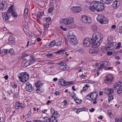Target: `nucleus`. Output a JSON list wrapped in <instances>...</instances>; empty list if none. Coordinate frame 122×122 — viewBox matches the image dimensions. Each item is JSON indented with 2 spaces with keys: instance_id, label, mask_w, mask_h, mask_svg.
<instances>
[{
  "instance_id": "cd10ccee",
  "label": "nucleus",
  "mask_w": 122,
  "mask_h": 122,
  "mask_svg": "<svg viewBox=\"0 0 122 122\" xmlns=\"http://www.w3.org/2000/svg\"><path fill=\"white\" fill-rule=\"evenodd\" d=\"M108 102L109 103L113 99V96L111 94H109L108 95Z\"/></svg>"
},
{
  "instance_id": "a878e982",
  "label": "nucleus",
  "mask_w": 122,
  "mask_h": 122,
  "mask_svg": "<svg viewBox=\"0 0 122 122\" xmlns=\"http://www.w3.org/2000/svg\"><path fill=\"white\" fill-rule=\"evenodd\" d=\"M66 80L63 79H59V83L62 86H63V84H65Z\"/></svg>"
},
{
  "instance_id": "1a4fd4ad",
  "label": "nucleus",
  "mask_w": 122,
  "mask_h": 122,
  "mask_svg": "<svg viewBox=\"0 0 122 122\" xmlns=\"http://www.w3.org/2000/svg\"><path fill=\"white\" fill-rule=\"evenodd\" d=\"M91 38L93 39H97V40H99V41H100V42H102V39L101 37L100 33L98 32L93 34L92 38Z\"/></svg>"
},
{
  "instance_id": "c756f323",
  "label": "nucleus",
  "mask_w": 122,
  "mask_h": 122,
  "mask_svg": "<svg viewBox=\"0 0 122 122\" xmlns=\"http://www.w3.org/2000/svg\"><path fill=\"white\" fill-rule=\"evenodd\" d=\"M28 10L27 8H25L24 10V14L26 18L28 15Z\"/></svg>"
},
{
  "instance_id": "0e129e2a",
  "label": "nucleus",
  "mask_w": 122,
  "mask_h": 122,
  "mask_svg": "<svg viewBox=\"0 0 122 122\" xmlns=\"http://www.w3.org/2000/svg\"><path fill=\"white\" fill-rule=\"evenodd\" d=\"M34 122H44L43 121L41 120L36 119L34 120Z\"/></svg>"
},
{
  "instance_id": "9b49d317",
  "label": "nucleus",
  "mask_w": 122,
  "mask_h": 122,
  "mask_svg": "<svg viewBox=\"0 0 122 122\" xmlns=\"http://www.w3.org/2000/svg\"><path fill=\"white\" fill-rule=\"evenodd\" d=\"M3 20L4 22H6L7 23L10 21L9 18L10 17V15L9 13L6 12L3 13L2 14Z\"/></svg>"
},
{
  "instance_id": "f3484780",
  "label": "nucleus",
  "mask_w": 122,
  "mask_h": 122,
  "mask_svg": "<svg viewBox=\"0 0 122 122\" xmlns=\"http://www.w3.org/2000/svg\"><path fill=\"white\" fill-rule=\"evenodd\" d=\"M115 43V45L116 44V42H113L112 43L110 42L109 43H108L106 45V50H108V49L111 48L110 50L111 49H113L114 47V43Z\"/></svg>"
},
{
  "instance_id": "c03bdc74",
  "label": "nucleus",
  "mask_w": 122,
  "mask_h": 122,
  "mask_svg": "<svg viewBox=\"0 0 122 122\" xmlns=\"http://www.w3.org/2000/svg\"><path fill=\"white\" fill-rule=\"evenodd\" d=\"M70 85V83L69 82H66V81H65V84H64L63 85V86H67Z\"/></svg>"
},
{
  "instance_id": "680f3d73",
  "label": "nucleus",
  "mask_w": 122,
  "mask_h": 122,
  "mask_svg": "<svg viewBox=\"0 0 122 122\" xmlns=\"http://www.w3.org/2000/svg\"><path fill=\"white\" fill-rule=\"evenodd\" d=\"M119 30H120L119 33H120L122 34V25L119 28Z\"/></svg>"
},
{
  "instance_id": "72a5a7b5",
  "label": "nucleus",
  "mask_w": 122,
  "mask_h": 122,
  "mask_svg": "<svg viewBox=\"0 0 122 122\" xmlns=\"http://www.w3.org/2000/svg\"><path fill=\"white\" fill-rule=\"evenodd\" d=\"M9 53L11 55H13L14 54V52L12 49H10V50H8V53Z\"/></svg>"
},
{
  "instance_id": "09e8293b",
  "label": "nucleus",
  "mask_w": 122,
  "mask_h": 122,
  "mask_svg": "<svg viewBox=\"0 0 122 122\" xmlns=\"http://www.w3.org/2000/svg\"><path fill=\"white\" fill-rule=\"evenodd\" d=\"M113 40V38L112 36H109L107 38L109 42L112 41Z\"/></svg>"
},
{
  "instance_id": "aec40b11",
  "label": "nucleus",
  "mask_w": 122,
  "mask_h": 122,
  "mask_svg": "<svg viewBox=\"0 0 122 122\" xmlns=\"http://www.w3.org/2000/svg\"><path fill=\"white\" fill-rule=\"evenodd\" d=\"M121 83L120 82H116L114 84V88L115 90H116L117 88L121 86Z\"/></svg>"
},
{
  "instance_id": "0eeeda50",
  "label": "nucleus",
  "mask_w": 122,
  "mask_h": 122,
  "mask_svg": "<svg viewBox=\"0 0 122 122\" xmlns=\"http://www.w3.org/2000/svg\"><path fill=\"white\" fill-rule=\"evenodd\" d=\"M100 3L101 2L99 1L93 2L91 4L90 9L92 11H93L94 10L97 11L98 5L99 4H100Z\"/></svg>"
},
{
  "instance_id": "bf43d9fd",
  "label": "nucleus",
  "mask_w": 122,
  "mask_h": 122,
  "mask_svg": "<svg viewBox=\"0 0 122 122\" xmlns=\"http://www.w3.org/2000/svg\"><path fill=\"white\" fill-rule=\"evenodd\" d=\"M29 65H30V64H29V62L28 61H27V62H25L24 65V66L25 67H26Z\"/></svg>"
},
{
  "instance_id": "9d476101",
  "label": "nucleus",
  "mask_w": 122,
  "mask_h": 122,
  "mask_svg": "<svg viewBox=\"0 0 122 122\" xmlns=\"http://www.w3.org/2000/svg\"><path fill=\"white\" fill-rule=\"evenodd\" d=\"M113 78L112 75H109L107 76L104 81L107 84H110L112 83L113 81Z\"/></svg>"
},
{
  "instance_id": "c85d7f7f",
  "label": "nucleus",
  "mask_w": 122,
  "mask_h": 122,
  "mask_svg": "<svg viewBox=\"0 0 122 122\" xmlns=\"http://www.w3.org/2000/svg\"><path fill=\"white\" fill-rule=\"evenodd\" d=\"M43 118L44 119L43 121L44 122H51L50 121V119L49 117H45Z\"/></svg>"
},
{
  "instance_id": "5fc2aeb1",
  "label": "nucleus",
  "mask_w": 122,
  "mask_h": 122,
  "mask_svg": "<svg viewBox=\"0 0 122 122\" xmlns=\"http://www.w3.org/2000/svg\"><path fill=\"white\" fill-rule=\"evenodd\" d=\"M110 94L112 93L113 92L114 90L113 88H109Z\"/></svg>"
},
{
  "instance_id": "a211bd4d",
  "label": "nucleus",
  "mask_w": 122,
  "mask_h": 122,
  "mask_svg": "<svg viewBox=\"0 0 122 122\" xmlns=\"http://www.w3.org/2000/svg\"><path fill=\"white\" fill-rule=\"evenodd\" d=\"M83 43L87 45L86 46H89L91 44V40L88 37L86 38L84 40Z\"/></svg>"
},
{
  "instance_id": "e2e57ef3",
  "label": "nucleus",
  "mask_w": 122,
  "mask_h": 122,
  "mask_svg": "<svg viewBox=\"0 0 122 122\" xmlns=\"http://www.w3.org/2000/svg\"><path fill=\"white\" fill-rule=\"evenodd\" d=\"M14 97L16 98H17L18 97V94L17 93H14Z\"/></svg>"
},
{
  "instance_id": "49530a36",
  "label": "nucleus",
  "mask_w": 122,
  "mask_h": 122,
  "mask_svg": "<svg viewBox=\"0 0 122 122\" xmlns=\"http://www.w3.org/2000/svg\"><path fill=\"white\" fill-rule=\"evenodd\" d=\"M42 15L41 14H38L37 16V18L39 20L42 17Z\"/></svg>"
},
{
  "instance_id": "864d4df0",
  "label": "nucleus",
  "mask_w": 122,
  "mask_h": 122,
  "mask_svg": "<svg viewBox=\"0 0 122 122\" xmlns=\"http://www.w3.org/2000/svg\"><path fill=\"white\" fill-rule=\"evenodd\" d=\"M77 51L78 52H79V53H83L84 52V51L82 49H81L79 50H78Z\"/></svg>"
},
{
  "instance_id": "dca6fc26",
  "label": "nucleus",
  "mask_w": 122,
  "mask_h": 122,
  "mask_svg": "<svg viewBox=\"0 0 122 122\" xmlns=\"http://www.w3.org/2000/svg\"><path fill=\"white\" fill-rule=\"evenodd\" d=\"M41 85V83L39 81H38L35 84L36 87V90L37 92L39 93H40L41 92L40 89V87Z\"/></svg>"
},
{
  "instance_id": "a18cd8bd",
  "label": "nucleus",
  "mask_w": 122,
  "mask_h": 122,
  "mask_svg": "<svg viewBox=\"0 0 122 122\" xmlns=\"http://www.w3.org/2000/svg\"><path fill=\"white\" fill-rule=\"evenodd\" d=\"M11 85L12 87L14 88H16L17 87V86L15 83L13 82H12L11 83Z\"/></svg>"
},
{
  "instance_id": "79ce46f5",
  "label": "nucleus",
  "mask_w": 122,
  "mask_h": 122,
  "mask_svg": "<svg viewBox=\"0 0 122 122\" xmlns=\"http://www.w3.org/2000/svg\"><path fill=\"white\" fill-rule=\"evenodd\" d=\"M51 17H47L46 19V21L47 22H49L51 20Z\"/></svg>"
},
{
  "instance_id": "13d9d810",
  "label": "nucleus",
  "mask_w": 122,
  "mask_h": 122,
  "mask_svg": "<svg viewBox=\"0 0 122 122\" xmlns=\"http://www.w3.org/2000/svg\"><path fill=\"white\" fill-rule=\"evenodd\" d=\"M54 94L56 96L60 95L59 92L58 91H56L54 93Z\"/></svg>"
},
{
  "instance_id": "f03ea898",
  "label": "nucleus",
  "mask_w": 122,
  "mask_h": 122,
  "mask_svg": "<svg viewBox=\"0 0 122 122\" xmlns=\"http://www.w3.org/2000/svg\"><path fill=\"white\" fill-rule=\"evenodd\" d=\"M98 96V93L97 92H91L88 94L86 98L89 100L94 101L97 99Z\"/></svg>"
},
{
  "instance_id": "f257e3e1",
  "label": "nucleus",
  "mask_w": 122,
  "mask_h": 122,
  "mask_svg": "<svg viewBox=\"0 0 122 122\" xmlns=\"http://www.w3.org/2000/svg\"><path fill=\"white\" fill-rule=\"evenodd\" d=\"M69 40L70 43L72 45H76L78 42V41L76 38L75 35L72 31H69L67 35Z\"/></svg>"
},
{
  "instance_id": "ddd939ff",
  "label": "nucleus",
  "mask_w": 122,
  "mask_h": 122,
  "mask_svg": "<svg viewBox=\"0 0 122 122\" xmlns=\"http://www.w3.org/2000/svg\"><path fill=\"white\" fill-rule=\"evenodd\" d=\"M81 19L82 21L85 23H90L91 21L90 18L85 15L82 16Z\"/></svg>"
},
{
  "instance_id": "69168bd1",
  "label": "nucleus",
  "mask_w": 122,
  "mask_h": 122,
  "mask_svg": "<svg viewBox=\"0 0 122 122\" xmlns=\"http://www.w3.org/2000/svg\"><path fill=\"white\" fill-rule=\"evenodd\" d=\"M113 53L112 52H107V54L108 56H110Z\"/></svg>"
},
{
  "instance_id": "f8f14e48",
  "label": "nucleus",
  "mask_w": 122,
  "mask_h": 122,
  "mask_svg": "<svg viewBox=\"0 0 122 122\" xmlns=\"http://www.w3.org/2000/svg\"><path fill=\"white\" fill-rule=\"evenodd\" d=\"M25 90L26 91L29 92H32L33 89L31 84L29 82H27L26 84L25 87Z\"/></svg>"
},
{
  "instance_id": "393cba45",
  "label": "nucleus",
  "mask_w": 122,
  "mask_h": 122,
  "mask_svg": "<svg viewBox=\"0 0 122 122\" xmlns=\"http://www.w3.org/2000/svg\"><path fill=\"white\" fill-rule=\"evenodd\" d=\"M101 1L107 4H109L112 1V0H101Z\"/></svg>"
},
{
  "instance_id": "20e7f679",
  "label": "nucleus",
  "mask_w": 122,
  "mask_h": 122,
  "mask_svg": "<svg viewBox=\"0 0 122 122\" xmlns=\"http://www.w3.org/2000/svg\"><path fill=\"white\" fill-rule=\"evenodd\" d=\"M91 40V46L93 48H96L98 47L100 45V43L102 42H100L99 40H97V39H92L90 38Z\"/></svg>"
},
{
  "instance_id": "b1692460",
  "label": "nucleus",
  "mask_w": 122,
  "mask_h": 122,
  "mask_svg": "<svg viewBox=\"0 0 122 122\" xmlns=\"http://www.w3.org/2000/svg\"><path fill=\"white\" fill-rule=\"evenodd\" d=\"M13 8V6L11 5L9 8L8 11L6 13H9V14L10 15H11V14L12 13V10Z\"/></svg>"
},
{
  "instance_id": "7ed1b4c3",
  "label": "nucleus",
  "mask_w": 122,
  "mask_h": 122,
  "mask_svg": "<svg viewBox=\"0 0 122 122\" xmlns=\"http://www.w3.org/2000/svg\"><path fill=\"white\" fill-rule=\"evenodd\" d=\"M20 75V76H18L20 81L23 82L27 81L29 78V75L26 72L21 73Z\"/></svg>"
},
{
  "instance_id": "2eb2a0df",
  "label": "nucleus",
  "mask_w": 122,
  "mask_h": 122,
  "mask_svg": "<svg viewBox=\"0 0 122 122\" xmlns=\"http://www.w3.org/2000/svg\"><path fill=\"white\" fill-rule=\"evenodd\" d=\"M7 5L5 1H3L0 4V10L3 11L7 8Z\"/></svg>"
},
{
  "instance_id": "052dcab7",
  "label": "nucleus",
  "mask_w": 122,
  "mask_h": 122,
  "mask_svg": "<svg viewBox=\"0 0 122 122\" xmlns=\"http://www.w3.org/2000/svg\"><path fill=\"white\" fill-rule=\"evenodd\" d=\"M55 115V116H56V118L57 117H58L59 116V115L58 114V113H57V112H56L54 114V115Z\"/></svg>"
},
{
  "instance_id": "6e6d98bb",
  "label": "nucleus",
  "mask_w": 122,
  "mask_h": 122,
  "mask_svg": "<svg viewBox=\"0 0 122 122\" xmlns=\"http://www.w3.org/2000/svg\"><path fill=\"white\" fill-rule=\"evenodd\" d=\"M121 43L120 42H119L118 43L117 46H116V49H117L119 48L121 46Z\"/></svg>"
},
{
  "instance_id": "ea45409f",
  "label": "nucleus",
  "mask_w": 122,
  "mask_h": 122,
  "mask_svg": "<svg viewBox=\"0 0 122 122\" xmlns=\"http://www.w3.org/2000/svg\"><path fill=\"white\" fill-rule=\"evenodd\" d=\"M50 119V121L51 122H51H53L54 120H55V118H56V117H55L54 116H52L50 118H49Z\"/></svg>"
},
{
  "instance_id": "4be33fe9",
  "label": "nucleus",
  "mask_w": 122,
  "mask_h": 122,
  "mask_svg": "<svg viewBox=\"0 0 122 122\" xmlns=\"http://www.w3.org/2000/svg\"><path fill=\"white\" fill-rule=\"evenodd\" d=\"M102 63L103 64L105 68H106L107 67L110 65V63L108 61H104L102 62Z\"/></svg>"
},
{
  "instance_id": "8fccbe9b",
  "label": "nucleus",
  "mask_w": 122,
  "mask_h": 122,
  "mask_svg": "<svg viewBox=\"0 0 122 122\" xmlns=\"http://www.w3.org/2000/svg\"><path fill=\"white\" fill-rule=\"evenodd\" d=\"M52 55H53L52 54L48 53L47 54L46 56L47 57L50 58L51 57Z\"/></svg>"
},
{
  "instance_id": "338daca9",
  "label": "nucleus",
  "mask_w": 122,
  "mask_h": 122,
  "mask_svg": "<svg viewBox=\"0 0 122 122\" xmlns=\"http://www.w3.org/2000/svg\"><path fill=\"white\" fill-rule=\"evenodd\" d=\"M113 68L112 67H107L105 68V69L107 70H111Z\"/></svg>"
},
{
  "instance_id": "f704fd0d",
  "label": "nucleus",
  "mask_w": 122,
  "mask_h": 122,
  "mask_svg": "<svg viewBox=\"0 0 122 122\" xmlns=\"http://www.w3.org/2000/svg\"><path fill=\"white\" fill-rule=\"evenodd\" d=\"M103 68H105L103 64H102V62H101L100 63V65L99 66L98 69H103Z\"/></svg>"
},
{
  "instance_id": "774afa93",
  "label": "nucleus",
  "mask_w": 122,
  "mask_h": 122,
  "mask_svg": "<svg viewBox=\"0 0 122 122\" xmlns=\"http://www.w3.org/2000/svg\"><path fill=\"white\" fill-rule=\"evenodd\" d=\"M117 93L119 94H120L122 93V90H118L117 91Z\"/></svg>"
},
{
  "instance_id": "4d7b16f0",
  "label": "nucleus",
  "mask_w": 122,
  "mask_h": 122,
  "mask_svg": "<svg viewBox=\"0 0 122 122\" xmlns=\"http://www.w3.org/2000/svg\"><path fill=\"white\" fill-rule=\"evenodd\" d=\"M60 28L62 29L63 30H64L65 31H66L67 30V29L66 28H63V27L62 26H60Z\"/></svg>"
},
{
  "instance_id": "a19ab883",
  "label": "nucleus",
  "mask_w": 122,
  "mask_h": 122,
  "mask_svg": "<svg viewBox=\"0 0 122 122\" xmlns=\"http://www.w3.org/2000/svg\"><path fill=\"white\" fill-rule=\"evenodd\" d=\"M8 50L7 49H3L2 51V53H4L8 54Z\"/></svg>"
},
{
  "instance_id": "de8ad7c7",
  "label": "nucleus",
  "mask_w": 122,
  "mask_h": 122,
  "mask_svg": "<svg viewBox=\"0 0 122 122\" xmlns=\"http://www.w3.org/2000/svg\"><path fill=\"white\" fill-rule=\"evenodd\" d=\"M118 2L115 1L114 2L113 4V6L114 7H117V2Z\"/></svg>"
},
{
  "instance_id": "5701e85b",
  "label": "nucleus",
  "mask_w": 122,
  "mask_h": 122,
  "mask_svg": "<svg viewBox=\"0 0 122 122\" xmlns=\"http://www.w3.org/2000/svg\"><path fill=\"white\" fill-rule=\"evenodd\" d=\"M8 40L12 44H14L15 42V41L14 40V38L11 36H9Z\"/></svg>"
},
{
  "instance_id": "bb28decb",
  "label": "nucleus",
  "mask_w": 122,
  "mask_h": 122,
  "mask_svg": "<svg viewBox=\"0 0 122 122\" xmlns=\"http://www.w3.org/2000/svg\"><path fill=\"white\" fill-rule=\"evenodd\" d=\"M56 43V41L53 40L51 42L49 45V46L51 47L54 46Z\"/></svg>"
},
{
  "instance_id": "2f4dec72",
  "label": "nucleus",
  "mask_w": 122,
  "mask_h": 122,
  "mask_svg": "<svg viewBox=\"0 0 122 122\" xmlns=\"http://www.w3.org/2000/svg\"><path fill=\"white\" fill-rule=\"evenodd\" d=\"M52 4V7H51L48 10V12L49 13H51L53 10L54 9V5L53 4Z\"/></svg>"
},
{
  "instance_id": "412c9836",
  "label": "nucleus",
  "mask_w": 122,
  "mask_h": 122,
  "mask_svg": "<svg viewBox=\"0 0 122 122\" xmlns=\"http://www.w3.org/2000/svg\"><path fill=\"white\" fill-rule=\"evenodd\" d=\"M89 52L91 54L97 53H98V50L92 48L89 50Z\"/></svg>"
},
{
  "instance_id": "e433bc0d",
  "label": "nucleus",
  "mask_w": 122,
  "mask_h": 122,
  "mask_svg": "<svg viewBox=\"0 0 122 122\" xmlns=\"http://www.w3.org/2000/svg\"><path fill=\"white\" fill-rule=\"evenodd\" d=\"M92 29L94 31H96L97 30V26L95 25H92Z\"/></svg>"
},
{
  "instance_id": "7c9ffc66",
  "label": "nucleus",
  "mask_w": 122,
  "mask_h": 122,
  "mask_svg": "<svg viewBox=\"0 0 122 122\" xmlns=\"http://www.w3.org/2000/svg\"><path fill=\"white\" fill-rule=\"evenodd\" d=\"M28 61L29 62V64L30 65L35 62V59L34 58H32V59L29 60Z\"/></svg>"
},
{
  "instance_id": "423d86ee",
  "label": "nucleus",
  "mask_w": 122,
  "mask_h": 122,
  "mask_svg": "<svg viewBox=\"0 0 122 122\" xmlns=\"http://www.w3.org/2000/svg\"><path fill=\"white\" fill-rule=\"evenodd\" d=\"M59 69L62 70L66 71L69 69V66L65 63L63 62L62 61H60L58 63Z\"/></svg>"
},
{
  "instance_id": "603ef678",
  "label": "nucleus",
  "mask_w": 122,
  "mask_h": 122,
  "mask_svg": "<svg viewBox=\"0 0 122 122\" xmlns=\"http://www.w3.org/2000/svg\"><path fill=\"white\" fill-rule=\"evenodd\" d=\"M76 103H77L78 104H80L82 102V101L81 100L80 101H79L78 100H75Z\"/></svg>"
},
{
  "instance_id": "58836bf2",
  "label": "nucleus",
  "mask_w": 122,
  "mask_h": 122,
  "mask_svg": "<svg viewBox=\"0 0 122 122\" xmlns=\"http://www.w3.org/2000/svg\"><path fill=\"white\" fill-rule=\"evenodd\" d=\"M104 92L106 94H110L109 88L104 89Z\"/></svg>"
},
{
  "instance_id": "c9c22d12",
  "label": "nucleus",
  "mask_w": 122,
  "mask_h": 122,
  "mask_svg": "<svg viewBox=\"0 0 122 122\" xmlns=\"http://www.w3.org/2000/svg\"><path fill=\"white\" fill-rule=\"evenodd\" d=\"M12 15L13 17H17V15L16 13L15 12L13 11L10 15V16Z\"/></svg>"
},
{
  "instance_id": "4c0bfd02",
  "label": "nucleus",
  "mask_w": 122,
  "mask_h": 122,
  "mask_svg": "<svg viewBox=\"0 0 122 122\" xmlns=\"http://www.w3.org/2000/svg\"><path fill=\"white\" fill-rule=\"evenodd\" d=\"M65 51L64 50H59V51H56L55 53L56 54H60L61 53H62V52Z\"/></svg>"
},
{
  "instance_id": "3c124183",
  "label": "nucleus",
  "mask_w": 122,
  "mask_h": 122,
  "mask_svg": "<svg viewBox=\"0 0 122 122\" xmlns=\"http://www.w3.org/2000/svg\"><path fill=\"white\" fill-rule=\"evenodd\" d=\"M44 26L45 28H48L49 26V25L48 23L44 24Z\"/></svg>"
},
{
  "instance_id": "4468645a",
  "label": "nucleus",
  "mask_w": 122,
  "mask_h": 122,
  "mask_svg": "<svg viewBox=\"0 0 122 122\" xmlns=\"http://www.w3.org/2000/svg\"><path fill=\"white\" fill-rule=\"evenodd\" d=\"M81 8L80 7H73L71 8V10L74 13H77L80 12L81 10Z\"/></svg>"
},
{
  "instance_id": "473e14b6",
  "label": "nucleus",
  "mask_w": 122,
  "mask_h": 122,
  "mask_svg": "<svg viewBox=\"0 0 122 122\" xmlns=\"http://www.w3.org/2000/svg\"><path fill=\"white\" fill-rule=\"evenodd\" d=\"M16 104H18L19 108L21 107L22 108H24V106L22 104L18 102H17L16 103Z\"/></svg>"
},
{
  "instance_id": "6e6552de",
  "label": "nucleus",
  "mask_w": 122,
  "mask_h": 122,
  "mask_svg": "<svg viewBox=\"0 0 122 122\" xmlns=\"http://www.w3.org/2000/svg\"><path fill=\"white\" fill-rule=\"evenodd\" d=\"M74 21V19L72 18L64 19H63L62 22L64 24L68 25L72 23Z\"/></svg>"
},
{
  "instance_id": "6ab92c4d",
  "label": "nucleus",
  "mask_w": 122,
  "mask_h": 122,
  "mask_svg": "<svg viewBox=\"0 0 122 122\" xmlns=\"http://www.w3.org/2000/svg\"><path fill=\"white\" fill-rule=\"evenodd\" d=\"M97 7V11H102L104 9V8L103 3L101 2L100 4H99Z\"/></svg>"
},
{
  "instance_id": "39448f33",
  "label": "nucleus",
  "mask_w": 122,
  "mask_h": 122,
  "mask_svg": "<svg viewBox=\"0 0 122 122\" xmlns=\"http://www.w3.org/2000/svg\"><path fill=\"white\" fill-rule=\"evenodd\" d=\"M97 19V21L101 24H106L107 23V20L103 15H98Z\"/></svg>"
},
{
  "instance_id": "37998d69",
  "label": "nucleus",
  "mask_w": 122,
  "mask_h": 122,
  "mask_svg": "<svg viewBox=\"0 0 122 122\" xmlns=\"http://www.w3.org/2000/svg\"><path fill=\"white\" fill-rule=\"evenodd\" d=\"M86 109L87 108L85 107H83L81 108H80L79 109H78V110H79V112H80L81 111H85V109Z\"/></svg>"
}]
</instances>
